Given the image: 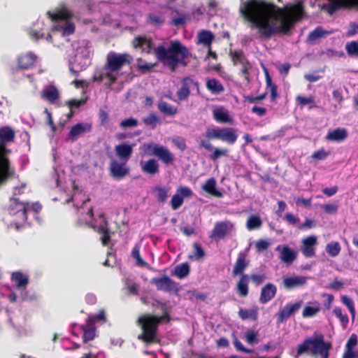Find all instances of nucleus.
<instances>
[{
    "label": "nucleus",
    "mask_w": 358,
    "mask_h": 358,
    "mask_svg": "<svg viewBox=\"0 0 358 358\" xmlns=\"http://www.w3.org/2000/svg\"><path fill=\"white\" fill-rule=\"evenodd\" d=\"M181 87L177 92V96L180 101L185 100L188 98L190 94V86L194 85L196 87L199 86V83L196 81H194L189 77H185L181 80Z\"/></svg>",
    "instance_id": "obj_17"
},
{
    "label": "nucleus",
    "mask_w": 358,
    "mask_h": 358,
    "mask_svg": "<svg viewBox=\"0 0 358 358\" xmlns=\"http://www.w3.org/2000/svg\"><path fill=\"white\" fill-rule=\"evenodd\" d=\"M302 305V301H297L293 303H287L278 313V320L279 322H283L287 320L292 314L297 312Z\"/></svg>",
    "instance_id": "obj_15"
},
{
    "label": "nucleus",
    "mask_w": 358,
    "mask_h": 358,
    "mask_svg": "<svg viewBox=\"0 0 358 358\" xmlns=\"http://www.w3.org/2000/svg\"><path fill=\"white\" fill-rule=\"evenodd\" d=\"M216 180L214 178H210L202 185V189L210 195L217 197H223V193L216 188Z\"/></svg>",
    "instance_id": "obj_26"
},
{
    "label": "nucleus",
    "mask_w": 358,
    "mask_h": 358,
    "mask_svg": "<svg viewBox=\"0 0 358 358\" xmlns=\"http://www.w3.org/2000/svg\"><path fill=\"white\" fill-rule=\"evenodd\" d=\"M166 22V17L162 11H154L146 15L145 22L147 24L154 27H160Z\"/></svg>",
    "instance_id": "obj_22"
},
{
    "label": "nucleus",
    "mask_w": 358,
    "mask_h": 358,
    "mask_svg": "<svg viewBox=\"0 0 358 358\" xmlns=\"http://www.w3.org/2000/svg\"><path fill=\"white\" fill-rule=\"evenodd\" d=\"M10 280L15 283L17 289H24L29 284L28 275L24 274L21 271H15L12 273Z\"/></svg>",
    "instance_id": "obj_28"
},
{
    "label": "nucleus",
    "mask_w": 358,
    "mask_h": 358,
    "mask_svg": "<svg viewBox=\"0 0 358 358\" xmlns=\"http://www.w3.org/2000/svg\"><path fill=\"white\" fill-rule=\"evenodd\" d=\"M262 224V220L256 215L250 216L247 221V228L250 231L259 228Z\"/></svg>",
    "instance_id": "obj_48"
},
{
    "label": "nucleus",
    "mask_w": 358,
    "mask_h": 358,
    "mask_svg": "<svg viewBox=\"0 0 358 358\" xmlns=\"http://www.w3.org/2000/svg\"><path fill=\"white\" fill-rule=\"evenodd\" d=\"M241 65L242 67L240 71V74L248 83L250 82L249 70L251 69V65L248 60L247 61V64L243 63Z\"/></svg>",
    "instance_id": "obj_59"
},
{
    "label": "nucleus",
    "mask_w": 358,
    "mask_h": 358,
    "mask_svg": "<svg viewBox=\"0 0 358 358\" xmlns=\"http://www.w3.org/2000/svg\"><path fill=\"white\" fill-rule=\"evenodd\" d=\"M227 149L215 148L213 152L210 155V159L213 161H215L222 156H227Z\"/></svg>",
    "instance_id": "obj_62"
},
{
    "label": "nucleus",
    "mask_w": 358,
    "mask_h": 358,
    "mask_svg": "<svg viewBox=\"0 0 358 358\" xmlns=\"http://www.w3.org/2000/svg\"><path fill=\"white\" fill-rule=\"evenodd\" d=\"M334 314L338 317L341 323V325L345 329L349 322V318L347 314H343L342 310L339 307H336L333 311Z\"/></svg>",
    "instance_id": "obj_49"
},
{
    "label": "nucleus",
    "mask_w": 358,
    "mask_h": 358,
    "mask_svg": "<svg viewBox=\"0 0 358 358\" xmlns=\"http://www.w3.org/2000/svg\"><path fill=\"white\" fill-rule=\"evenodd\" d=\"M205 136L208 140L219 139L230 145L234 144L238 138L235 129L231 127L208 128Z\"/></svg>",
    "instance_id": "obj_7"
},
{
    "label": "nucleus",
    "mask_w": 358,
    "mask_h": 358,
    "mask_svg": "<svg viewBox=\"0 0 358 358\" xmlns=\"http://www.w3.org/2000/svg\"><path fill=\"white\" fill-rule=\"evenodd\" d=\"M341 301L348 307L350 314L352 315V320H354L355 316V308L352 299L348 296L343 295L341 297Z\"/></svg>",
    "instance_id": "obj_53"
},
{
    "label": "nucleus",
    "mask_w": 358,
    "mask_h": 358,
    "mask_svg": "<svg viewBox=\"0 0 358 358\" xmlns=\"http://www.w3.org/2000/svg\"><path fill=\"white\" fill-rule=\"evenodd\" d=\"M232 224L229 222H218L215 223L212 231V237L220 240L225 237Z\"/></svg>",
    "instance_id": "obj_24"
},
{
    "label": "nucleus",
    "mask_w": 358,
    "mask_h": 358,
    "mask_svg": "<svg viewBox=\"0 0 358 358\" xmlns=\"http://www.w3.org/2000/svg\"><path fill=\"white\" fill-rule=\"evenodd\" d=\"M192 247L194 250V255L190 256V259H200L204 257L205 252L199 243H194Z\"/></svg>",
    "instance_id": "obj_56"
},
{
    "label": "nucleus",
    "mask_w": 358,
    "mask_h": 358,
    "mask_svg": "<svg viewBox=\"0 0 358 358\" xmlns=\"http://www.w3.org/2000/svg\"><path fill=\"white\" fill-rule=\"evenodd\" d=\"M127 162H118L113 160L109 166V172L111 177L120 180L124 178L130 173L129 168L127 166Z\"/></svg>",
    "instance_id": "obj_9"
},
{
    "label": "nucleus",
    "mask_w": 358,
    "mask_h": 358,
    "mask_svg": "<svg viewBox=\"0 0 358 358\" xmlns=\"http://www.w3.org/2000/svg\"><path fill=\"white\" fill-rule=\"evenodd\" d=\"M248 265L249 262L247 260V254L245 252H240L238 254V257L232 271L233 276L244 274L243 271Z\"/></svg>",
    "instance_id": "obj_23"
},
{
    "label": "nucleus",
    "mask_w": 358,
    "mask_h": 358,
    "mask_svg": "<svg viewBox=\"0 0 358 358\" xmlns=\"http://www.w3.org/2000/svg\"><path fill=\"white\" fill-rule=\"evenodd\" d=\"M135 143H122L115 146L116 156L121 162H128L131 157Z\"/></svg>",
    "instance_id": "obj_12"
},
{
    "label": "nucleus",
    "mask_w": 358,
    "mask_h": 358,
    "mask_svg": "<svg viewBox=\"0 0 358 358\" xmlns=\"http://www.w3.org/2000/svg\"><path fill=\"white\" fill-rule=\"evenodd\" d=\"M266 71V83L268 88L270 89L271 92V99L272 101H274L277 97L278 96V87L275 84H274L272 81L271 76H269L268 71Z\"/></svg>",
    "instance_id": "obj_39"
},
{
    "label": "nucleus",
    "mask_w": 358,
    "mask_h": 358,
    "mask_svg": "<svg viewBox=\"0 0 358 358\" xmlns=\"http://www.w3.org/2000/svg\"><path fill=\"white\" fill-rule=\"evenodd\" d=\"M301 252L306 258H311L315 255V246L317 243V237L314 235L303 238L301 241Z\"/></svg>",
    "instance_id": "obj_11"
},
{
    "label": "nucleus",
    "mask_w": 358,
    "mask_h": 358,
    "mask_svg": "<svg viewBox=\"0 0 358 358\" xmlns=\"http://www.w3.org/2000/svg\"><path fill=\"white\" fill-rule=\"evenodd\" d=\"M82 329L83 331V341L85 343H87L90 341H92L95 337V329L92 327L90 328H87L85 327H82Z\"/></svg>",
    "instance_id": "obj_54"
},
{
    "label": "nucleus",
    "mask_w": 358,
    "mask_h": 358,
    "mask_svg": "<svg viewBox=\"0 0 358 358\" xmlns=\"http://www.w3.org/2000/svg\"><path fill=\"white\" fill-rule=\"evenodd\" d=\"M206 88L215 94H218L224 90L222 83L215 78L208 79L206 82Z\"/></svg>",
    "instance_id": "obj_35"
},
{
    "label": "nucleus",
    "mask_w": 358,
    "mask_h": 358,
    "mask_svg": "<svg viewBox=\"0 0 358 358\" xmlns=\"http://www.w3.org/2000/svg\"><path fill=\"white\" fill-rule=\"evenodd\" d=\"M138 122L134 117H129L122 120L120 122V127L122 129L135 128L138 126Z\"/></svg>",
    "instance_id": "obj_50"
},
{
    "label": "nucleus",
    "mask_w": 358,
    "mask_h": 358,
    "mask_svg": "<svg viewBox=\"0 0 358 358\" xmlns=\"http://www.w3.org/2000/svg\"><path fill=\"white\" fill-rule=\"evenodd\" d=\"M345 50L350 57H358V41L348 42L345 44Z\"/></svg>",
    "instance_id": "obj_45"
},
{
    "label": "nucleus",
    "mask_w": 358,
    "mask_h": 358,
    "mask_svg": "<svg viewBox=\"0 0 358 358\" xmlns=\"http://www.w3.org/2000/svg\"><path fill=\"white\" fill-rule=\"evenodd\" d=\"M280 250L279 259L287 265L292 264L297 257V252L287 245H278L276 250Z\"/></svg>",
    "instance_id": "obj_16"
},
{
    "label": "nucleus",
    "mask_w": 358,
    "mask_h": 358,
    "mask_svg": "<svg viewBox=\"0 0 358 358\" xmlns=\"http://www.w3.org/2000/svg\"><path fill=\"white\" fill-rule=\"evenodd\" d=\"M127 53L119 54L115 52H110L106 56V62L104 65L105 76L113 85L117 80L119 72L122 68L127 64H130Z\"/></svg>",
    "instance_id": "obj_4"
},
{
    "label": "nucleus",
    "mask_w": 358,
    "mask_h": 358,
    "mask_svg": "<svg viewBox=\"0 0 358 358\" xmlns=\"http://www.w3.org/2000/svg\"><path fill=\"white\" fill-rule=\"evenodd\" d=\"M148 149L151 150V155L157 157L165 165L172 164L174 162L173 154L166 147L158 144H150Z\"/></svg>",
    "instance_id": "obj_8"
},
{
    "label": "nucleus",
    "mask_w": 358,
    "mask_h": 358,
    "mask_svg": "<svg viewBox=\"0 0 358 358\" xmlns=\"http://www.w3.org/2000/svg\"><path fill=\"white\" fill-rule=\"evenodd\" d=\"M164 320V316L144 314L141 315L137 321V325L141 329V334L138 336V339L147 345L157 343V330L160 323Z\"/></svg>",
    "instance_id": "obj_3"
},
{
    "label": "nucleus",
    "mask_w": 358,
    "mask_h": 358,
    "mask_svg": "<svg viewBox=\"0 0 358 358\" xmlns=\"http://www.w3.org/2000/svg\"><path fill=\"white\" fill-rule=\"evenodd\" d=\"M249 282V275L242 274L236 285V291L240 296L245 297L248 295Z\"/></svg>",
    "instance_id": "obj_25"
},
{
    "label": "nucleus",
    "mask_w": 358,
    "mask_h": 358,
    "mask_svg": "<svg viewBox=\"0 0 358 358\" xmlns=\"http://www.w3.org/2000/svg\"><path fill=\"white\" fill-rule=\"evenodd\" d=\"M257 336L258 331H255L252 329H249L245 333V341L250 345H254L259 343Z\"/></svg>",
    "instance_id": "obj_52"
},
{
    "label": "nucleus",
    "mask_w": 358,
    "mask_h": 358,
    "mask_svg": "<svg viewBox=\"0 0 358 358\" xmlns=\"http://www.w3.org/2000/svg\"><path fill=\"white\" fill-rule=\"evenodd\" d=\"M159 120L155 113H150L147 117L143 118V122L146 125L155 129L157 127Z\"/></svg>",
    "instance_id": "obj_51"
},
{
    "label": "nucleus",
    "mask_w": 358,
    "mask_h": 358,
    "mask_svg": "<svg viewBox=\"0 0 358 358\" xmlns=\"http://www.w3.org/2000/svg\"><path fill=\"white\" fill-rule=\"evenodd\" d=\"M14 139L15 132L12 129L8 127L0 128V141L2 144L13 142Z\"/></svg>",
    "instance_id": "obj_36"
},
{
    "label": "nucleus",
    "mask_w": 358,
    "mask_h": 358,
    "mask_svg": "<svg viewBox=\"0 0 358 358\" xmlns=\"http://www.w3.org/2000/svg\"><path fill=\"white\" fill-rule=\"evenodd\" d=\"M154 52L157 59L166 65L171 72L176 71L178 64L182 66L188 64L186 59L189 51L179 40L171 41L168 48L159 45L154 49Z\"/></svg>",
    "instance_id": "obj_2"
},
{
    "label": "nucleus",
    "mask_w": 358,
    "mask_h": 358,
    "mask_svg": "<svg viewBox=\"0 0 358 358\" xmlns=\"http://www.w3.org/2000/svg\"><path fill=\"white\" fill-rule=\"evenodd\" d=\"M37 59V56L31 52L21 55L17 58V66L20 69H31Z\"/></svg>",
    "instance_id": "obj_19"
},
{
    "label": "nucleus",
    "mask_w": 358,
    "mask_h": 358,
    "mask_svg": "<svg viewBox=\"0 0 358 358\" xmlns=\"http://www.w3.org/2000/svg\"><path fill=\"white\" fill-rule=\"evenodd\" d=\"M231 60L233 62L234 65H236L237 64H247L248 59L244 56L243 51L241 50H235V51H230L229 52Z\"/></svg>",
    "instance_id": "obj_44"
},
{
    "label": "nucleus",
    "mask_w": 358,
    "mask_h": 358,
    "mask_svg": "<svg viewBox=\"0 0 358 358\" xmlns=\"http://www.w3.org/2000/svg\"><path fill=\"white\" fill-rule=\"evenodd\" d=\"M259 308L257 306H254L251 309L241 308L238 313L239 317L242 320H246L251 319L254 321L257 320Z\"/></svg>",
    "instance_id": "obj_33"
},
{
    "label": "nucleus",
    "mask_w": 358,
    "mask_h": 358,
    "mask_svg": "<svg viewBox=\"0 0 358 358\" xmlns=\"http://www.w3.org/2000/svg\"><path fill=\"white\" fill-rule=\"evenodd\" d=\"M132 45L134 48H140L142 52L149 54L153 48V41L145 36H137L133 39Z\"/></svg>",
    "instance_id": "obj_20"
},
{
    "label": "nucleus",
    "mask_w": 358,
    "mask_h": 358,
    "mask_svg": "<svg viewBox=\"0 0 358 358\" xmlns=\"http://www.w3.org/2000/svg\"><path fill=\"white\" fill-rule=\"evenodd\" d=\"M329 155V152L326 151L324 148H321L315 151L311 157L317 161L324 160Z\"/></svg>",
    "instance_id": "obj_58"
},
{
    "label": "nucleus",
    "mask_w": 358,
    "mask_h": 358,
    "mask_svg": "<svg viewBox=\"0 0 358 358\" xmlns=\"http://www.w3.org/2000/svg\"><path fill=\"white\" fill-rule=\"evenodd\" d=\"M277 293V287L271 282L266 284L261 289L259 302L266 304L273 299Z\"/></svg>",
    "instance_id": "obj_18"
},
{
    "label": "nucleus",
    "mask_w": 358,
    "mask_h": 358,
    "mask_svg": "<svg viewBox=\"0 0 358 358\" xmlns=\"http://www.w3.org/2000/svg\"><path fill=\"white\" fill-rule=\"evenodd\" d=\"M215 38L213 34L208 30H202L198 34V42L210 48Z\"/></svg>",
    "instance_id": "obj_34"
},
{
    "label": "nucleus",
    "mask_w": 358,
    "mask_h": 358,
    "mask_svg": "<svg viewBox=\"0 0 358 358\" xmlns=\"http://www.w3.org/2000/svg\"><path fill=\"white\" fill-rule=\"evenodd\" d=\"M131 257L136 259V264L137 266L144 267L148 266V264L145 262L141 257L140 255V245H135L131 250Z\"/></svg>",
    "instance_id": "obj_43"
},
{
    "label": "nucleus",
    "mask_w": 358,
    "mask_h": 358,
    "mask_svg": "<svg viewBox=\"0 0 358 358\" xmlns=\"http://www.w3.org/2000/svg\"><path fill=\"white\" fill-rule=\"evenodd\" d=\"M101 217H104L103 214L100 215ZM92 228H93L98 234L102 235L103 234L106 233L109 229L108 227V222L106 219L103 218V223L101 224L99 226L96 227L93 224L90 225Z\"/></svg>",
    "instance_id": "obj_55"
},
{
    "label": "nucleus",
    "mask_w": 358,
    "mask_h": 358,
    "mask_svg": "<svg viewBox=\"0 0 358 358\" xmlns=\"http://www.w3.org/2000/svg\"><path fill=\"white\" fill-rule=\"evenodd\" d=\"M183 203V198L178 194H174L171 200V205L173 210L179 208Z\"/></svg>",
    "instance_id": "obj_61"
},
{
    "label": "nucleus",
    "mask_w": 358,
    "mask_h": 358,
    "mask_svg": "<svg viewBox=\"0 0 358 358\" xmlns=\"http://www.w3.org/2000/svg\"><path fill=\"white\" fill-rule=\"evenodd\" d=\"M348 137V132L345 128H337L336 129L329 131L325 138L327 141L342 142Z\"/></svg>",
    "instance_id": "obj_29"
},
{
    "label": "nucleus",
    "mask_w": 358,
    "mask_h": 358,
    "mask_svg": "<svg viewBox=\"0 0 358 358\" xmlns=\"http://www.w3.org/2000/svg\"><path fill=\"white\" fill-rule=\"evenodd\" d=\"M239 12L265 38L276 33L287 34L305 14L301 2L280 8L263 0H247L242 3Z\"/></svg>",
    "instance_id": "obj_1"
},
{
    "label": "nucleus",
    "mask_w": 358,
    "mask_h": 358,
    "mask_svg": "<svg viewBox=\"0 0 358 358\" xmlns=\"http://www.w3.org/2000/svg\"><path fill=\"white\" fill-rule=\"evenodd\" d=\"M296 103L301 106L304 107L306 105L309 106V109H312L314 107L315 100L313 96H310L308 97H305L301 95H299L296 98Z\"/></svg>",
    "instance_id": "obj_46"
},
{
    "label": "nucleus",
    "mask_w": 358,
    "mask_h": 358,
    "mask_svg": "<svg viewBox=\"0 0 358 358\" xmlns=\"http://www.w3.org/2000/svg\"><path fill=\"white\" fill-rule=\"evenodd\" d=\"M190 272V267L188 263L185 262L177 265L175 267L174 275L179 279L186 278Z\"/></svg>",
    "instance_id": "obj_37"
},
{
    "label": "nucleus",
    "mask_w": 358,
    "mask_h": 358,
    "mask_svg": "<svg viewBox=\"0 0 358 358\" xmlns=\"http://www.w3.org/2000/svg\"><path fill=\"white\" fill-rule=\"evenodd\" d=\"M213 114L214 120L219 123L233 124V118L230 117L228 111L222 107L215 109Z\"/></svg>",
    "instance_id": "obj_30"
},
{
    "label": "nucleus",
    "mask_w": 358,
    "mask_h": 358,
    "mask_svg": "<svg viewBox=\"0 0 358 358\" xmlns=\"http://www.w3.org/2000/svg\"><path fill=\"white\" fill-rule=\"evenodd\" d=\"M157 108L161 113L169 116H173L178 112V108L176 106H171L164 101L159 102Z\"/></svg>",
    "instance_id": "obj_38"
},
{
    "label": "nucleus",
    "mask_w": 358,
    "mask_h": 358,
    "mask_svg": "<svg viewBox=\"0 0 358 358\" xmlns=\"http://www.w3.org/2000/svg\"><path fill=\"white\" fill-rule=\"evenodd\" d=\"M320 311L319 307L306 306L302 312L303 317H311L315 316Z\"/></svg>",
    "instance_id": "obj_57"
},
{
    "label": "nucleus",
    "mask_w": 358,
    "mask_h": 358,
    "mask_svg": "<svg viewBox=\"0 0 358 358\" xmlns=\"http://www.w3.org/2000/svg\"><path fill=\"white\" fill-rule=\"evenodd\" d=\"M152 306L155 308H159L162 311V315L161 316H164V320L166 322L170 321V315L166 303L159 300H154Z\"/></svg>",
    "instance_id": "obj_42"
},
{
    "label": "nucleus",
    "mask_w": 358,
    "mask_h": 358,
    "mask_svg": "<svg viewBox=\"0 0 358 358\" xmlns=\"http://www.w3.org/2000/svg\"><path fill=\"white\" fill-rule=\"evenodd\" d=\"M357 344V336L353 334L350 336L346 343V350H353V348Z\"/></svg>",
    "instance_id": "obj_64"
},
{
    "label": "nucleus",
    "mask_w": 358,
    "mask_h": 358,
    "mask_svg": "<svg viewBox=\"0 0 358 358\" xmlns=\"http://www.w3.org/2000/svg\"><path fill=\"white\" fill-rule=\"evenodd\" d=\"M330 32L324 30L321 27H316L314 30L309 33L308 40L310 41H315L318 38L324 37L329 35Z\"/></svg>",
    "instance_id": "obj_40"
},
{
    "label": "nucleus",
    "mask_w": 358,
    "mask_h": 358,
    "mask_svg": "<svg viewBox=\"0 0 358 358\" xmlns=\"http://www.w3.org/2000/svg\"><path fill=\"white\" fill-rule=\"evenodd\" d=\"M249 276H250V279L252 280V282L256 286L261 285L267 278L264 273H262V274L252 273Z\"/></svg>",
    "instance_id": "obj_60"
},
{
    "label": "nucleus",
    "mask_w": 358,
    "mask_h": 358,
    "mask_svg": "<svg viewBox=\"0 0 358 358\" xmlns=\"http://www.w3.org/2000/svg\"><path fill=\"white\" fill-rule=\"evenodd\" d=\"M159 164L155 159H150L143 165H142L141 169L143 173L154 176L159 173Z\"/></svg>",
    "instance_id": "obj_32"
},
{
    "label": "nucleus",
    "mask_w": 358,
    "mask_h": 358,
    "mask_svg": "<svg viewBox=\"0 0 358 358\" xmlns=\"http://www.w3.org/2000/svg\"><path fill=\"white\" fill-rule=\"evenodd\" d=\"M331 348L330 343L324 341V336L319 334L315 338H308L299 345L296 356L308 352L310 350L313 355L320 354L322 358H328L329 351Z\"/></svg>",
    "instance_id": "obj_5"
},
{
    "label": "nucleus",
    "mask_w": 358,
    "mask_h": 358,
    "mask_svg": "<svg viewBox=\"0 0 358 358\" xmlns=\"http://www.w3.org/2000/svg\"><path fill=\"white\" fill-rule=\"evenodd\" d=\"M14 173L10 170L9 159L3 155L0 156V185L13 176Z\"/></svg>",
    "instance_id": "obj_21"
},
{
    "label": "nucleus",
    "mask_w": 358,
    "mask_h": 358,
    "mask_svg": "<svg viewBox=\"0 0 358 358\" xmlns=\"http://www.w3.org/2000/svg\"><path fill=\"white\" fill-rule=\"evenodd\" d=\"M307 279L304 276L288 277L283 279V285L287 289L302 287L306 284Z\"/></svg>",
    "instance_id": "obj_27"
},
{
    "label": "nucleus",
    "mask_w": 358,
    "mask_h": 358,
    "mask_svg": "<svg viewBox=\"0 0 358 358\" xmlns=\"http://www.w3.org/2000/svg\"><path fill=\"white\" fill-rule=\"evenodd\" d=\"M150 283L154 285L157 290L164 292L177 290L176 283L167 275L152 278L150 280Z\"/></svg>",
    "instance_id": "obj_10"
},
{
    "label": "nucleus",
    "mask_w": 358,
    "mask_h": 358,
    "mask_svg": "<svg viewBox=\"0 0 358 358\" xmlns=\"http://www.w3.org/2000/svg\"><path fill=\"white\" fill-rule=\"evenodd\" d=\"M322 208L327 214H336L338 211V206L334 203L324 204Z\"/></svg>",
    "instance_id": "obj_63"
},
{
    "label": "nucleus",
    "mask_w": 358,
    "mask_h": 358,
    "mask_svg": "<svg viewBox=\"0 0 358 358\" xmlns=\"http://www.w3.org/2000/svg\"><path fill=\"white\" fill-rule=\"evenodd\" d=\"M59 94L55 86H50L41 92V98L53 104L59 99Z\"/></svg>",
    "instance_id": "obj_31"
},
{
    "label": "nucleus",
    "mask_w": 358,
    "mask_h": 358,
    "mask_svg": "<svg viewBox=\"0 0 358 358\" xmlns=\"http://www.w3.org/2000/svg\"><path fill=\"white\" fill-rule=\"evenodd\" d=\"M10 208L13 206L10 210V213L20 214L23 222L27 220V210L30 208L29 203H24L20 201L17 198H11L10 199Z\"/></svg>",
    "instance_id": "obj_13"
},
{
    "label": "nucleus",
    "mask_w": 358,
    "mask_h": 358,
    "mask_svg": "<svg viewBox=\"0 0 358 358\" xmlns=\"http://www.w3.org/2000/svg\"><path fill=\"white\" fill-rule=\"evenodd\" d=\"M47 15L53 22H59L64 21V24L59 27V29L62 30L63 34L65 36H69L75 31V24L73 22L69 21L72 17V13L66 7L62 6L55 9L52 12L48 11ZM57 30L59 28L55 27Z\"/></svg>",
    "instance_id": "obj_6"
},
{
    "label": "nucleus",
    "mask_w": 358,
    "mask_h": 358,
    "mask_svg": "<svg viewBox=\"0 0 358 358\" xmlns=\"http://www.w3.org/2000/svg\"><path fill=\"white\" fill-rule=\"evenodd\" d=\"M325 250L329 256L335 257L339 255L341 250V247L338 242L331 241L327 245Z\"/></svg>",
    "instance_id": "obj_41"
},
{
    "label": "nucleus",
    "mask_w": 358,
    "mask_h": 358,
    "mask_svg": "<svg viewBox=\"0 0 358 358\" xmlns=\"http://www.w3.org/2000/svg\"><path fill=\"white\" fill-rule=\"evenodd\" d=\"M91 130V124L87 122L78 123L71 128L68 134V138L71 142H75L80 135L90 132Z\"/></svg>",
    "instance_id": "obj_14"
},
{
    "label": "nucleus",
    "mask_w": 358,
    "mask_h": 358,
    "mask_svg": "<svg viewBox=\"0 0 358 358\" xmlns=\"http://www.w3.org/2000/svg\"><path fill=\"white\" fill-rule=\"evenodd\" d=\"M155 191L157 192V201L160 203H164L169 197V189L164 187L157 186L155 188Z\"/></svg>",
    "instance_id": "obj_47"
}]
</instances>
